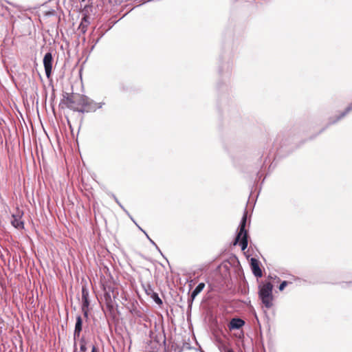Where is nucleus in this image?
Wrapping results in <instances>:
<instances>
[{
  "mask_svg": "<svg viewBox=\"0 0 352 352\" xmlns=\"http://www.w3.org/2000/svg\"><path fill=\"white\" fill-rule=\"evenodd\" d=\"M72 102L76 104L80 107L76 109L79 112H94L97 109H100L104 104V102H96L89 98L82 96L78 95L73 97Z\"/></svg>",
  "mask_w": 352,
  "mask_h": 352,
  "instance_id": "nucleus-1",
  "label": "nucleus"
},
{
  "mask_svg": "<svg viewBox=\"0 0 352 352\" xmlns=\"http://www.w3.org/2000/svg\"><path fill=\"white\" fill-rule=\"evenodd\" d=\"M272 289L273 285L270 282L259 286V297L261 299L263 304L267 308H270L273 305Z\"/></svg>",
  "mask_w": 352,
  "mask_h": 352,
  "instance_id": "nucleus-2",
  "label": "nucleus"
},
{
  "mask_svg": "<svg viewBox=\"0 0 352 352\" xmlns=\"http://www.w3.org/2000/svg\"><path fill=\"white\" fill-rule=\"evenodd\" d=\"M247 221V214L245 212L241 223H240V230L236 237L235 243L237 241H240V245L241 246V250H245L248 247V232L245 230V225Z\"/></svg>",
  "mask_w": 352,
  "mask_h": 352,
  "instance_id": "nucleus-3",
  "label": "nucleus"
},
{
  "mask_svg": "<svg viewBox=\"0 0 352 352\" xmlns=\"http://www.w3.org/2000/svg\"><path fill=\"white\" fill-rule=\"evenodd\" d=\"M52 60L53 58L52 54L50 52L46 53L44 56L43 61L45 67V74L47 78H50L51 76L52 69Z\"/></svg>",
  "mask_w": 352,
  "mask_h": 352,
  "instance_id": "nucleus-4",
  "label": "nucleus"
},
{
  "mask_svg": "<svg viewBox=\"0 0 352 352\" xmlns=\"http://www.w3.org/2000/svg\"><path fill=\"white\" fill-rule=\"evenodd\" d=\"M250 264H251L252 272L254 274V276L256 277H261L263 274H262V271L258 265V261L254 258H252L251 261H250Z\"/></svg>",
  "mask_w": 352,
  "mask_h": 352,
  "instance_id": "nucleus-5",
  "label": "nucleus"
},
{
  "mask_svg": "<svg viewBox=\"0 0 352 352\" xmlns=\"http://www.w3.org/2000/svg\"><path fill=\"white\" fill-rule=\"evenodd\" d=\"M11 223L17 229H23L24 227L23 221L21 220V217L19 214L12 216Z\"/></svg>",
  "mask_w": 352,
  "mask_h": 352,
  "instance_id": "nucleus-6",
  "label": "nucleus"
},
{
  "mask_svg": "<svg viewBox=\"0 0 352 352\" xmlns=\"http://www.w3.org/2000/svg\"><path fill=\"white\" fill-rule=\"evenodd\" d=\"M245 324V322L241 318H232L229 324V329H239Z\"/></svg>",
  "mask_w": 352,
  "mask_h": 352,
  "instance_id": "nucleus-7",
  "label": "nucleus"
},
{
  "mask_svg": "<svg viewBox=\"0 0 352 352\" xmlns=\"http://www.w3.org/2000/svg\"><path fill=\"white\" fill-rule=\"evenodd\" d=\"M82 318L80 316L76 317V322L75 324V329L74 333V338L80 336V331H82Z\"/></svg>",
  "mask_w": 352,
  "mask_h": 352,
  "instance_id": "nucleus-8",
  "label": "nucleus"
},
{
  "mask_svg": "<svg viewBox=\"0 0 352 352\" xmlns=\"http://www.w3.org/2000/svg\"><path fill=\"white\" fill-rule=\"evenodd\" d=\"M352 110V102L346 108V109L340 114V116H337L336 119L333 120L332 118L330 119L329 123L330 124H334L336 122L339 121L340 119L344 118L347 113H349Z\"/></svg>",
  "mask_w": 352,
  "mask_h": 352,
  "instance_id": "nucleus-9",
  "label": "nucleus"
},
{
  "mask_svg": "<svg viewBox=\"0 0 352 352\" xmlns=\"http://www.w3.org/2000/svg\"><path fill=\"white\" fill-rule=\"evenodd\" d=\"M204 287L205 284L204 283H200L192 292V300H194L195 297L204 289Z\"/></svg>",
  "mask_w": 352,
  "mask_h": 352,
  "instance_id": "nucleus-10",
  "label": "nucleus"
},
{
  "mask_svg": "<svg viewBox=\"0 0 352 352\" xmlns=\"http://www.w3.org/2000/svg\"><path fill=\"white\" fill-rule=\"evenodd\" d=\"M85 23H87L86 17H84L82 19V21H81L80 25V28L81 29V30L83 32H85L87 29V24H85Z\"/></svg>",
  "mask_w": 352,
  "mask_h": 352,
  "instance_id": "nucleus-11",
  "label": "nucleus"
},
{
  "mask_svg": "<svg viewBox=\"0 0 352 352\" xmlns=\"http://www.w3.org/2000/svg\"><path fill=\"white\" fill-rule=\"evenodd\" d=\"M138 226L139 229H140V230H142V232L146 234V236L147 239L149 240V241H150V242H151L153 245H155L157 250H159V248H158V247L157 246V245L155 244V242H154V241H153V240H152V239L148 236V235L146 234V232L144 230H142V229L139 226Z\"/></svg>",
  "mask_w": 352,
  "mask_h": 352,
  "instance_id": "nucleus-12",
  "label": "nucleus"
},
{
  "mask_svg": "<svg viewBox=\"0 0 352 352\" xmlns=\"http://www.w3.org/2000/svg\"><path fill=\"white\" fill-rule=\"evenodd\" d=\"M288 285V282L287 281H283L280 285H279V290L280 291H283L285 287Z\"/></svg>",
  "mask_w": 352,
  "mask_h": 352,
  "instance_id": "nucleus-13",
  "label": "nucleus"
},
{
  "mask_svg": "<svg viewBox=\"0 0 352 352\" xmlns=\"http://www.w3.org/2000/svg\"><path fill=\"white\" fill-rule=\"evenodd\" d=\"M80 342H81L80 351H85L87 348H86L85 344L84 342V340L82 339Z\"/></svg>",
  "mask_w": 352,
  "mask_h": 352,
  "instance_id": "nucleus-14",
  "label": "nucleus"
},
{
  "mask_svg": "<svg viewBox=\"0 0 352 352\" xmlns=\"http://www.w3.org/2000/svg\"><path fill=\"white\" fill-rule=\"evenodd\" d=\"M222 352H234V351L232 349L228 348L227 346H223Z\"/></svg>",
  "mask_w": 352,
  "mask_h": 352,
  "instance_id": "nucleus-15",
  "label": "nucleus"
},
{
  "mask_svg": "<svg viewBox=\"0 0 352 352\" xmlns=\"http://www.w3.org/2000/svg\"><path fill=\"white\" fill-rule=\"evenodd\" d=\"M155 301L158 303H162V300L159 297H157V299L155 300Z\"/></svg>",
  "mask_w": 352,
  "mask_h": 352,
  "instance_id": "nucleus-16",
  "label": "nucleus"
},
{
  "mask_svg": "<svg viewBox=\"0 0 352 352\" xmlns=\"http://www.w3.org/2000/svg\"><path fill=\"white\" fill-rule=\"evenodd\" d=\"M91 352H98V351L95 346L92 347Z\"/></svg>",
  "mask_w": 352,
  "mask_h": 352,
  "instance_id": "nucleus-17",
  "label": "nucleus"
},
{
  "mask_svg": "<svg viewBox=\"0 0 352 352\" xmlns=\"http://www.w3.org/2000/svg\"><path fill=\"white\" fill-rule=\"evenodd\" d=\"M85 0H82V1H85Z\"/></svg>",
  "mask_w": 352,
  "mask_h": 352,
  "instance_id": "nucleus-18",
  "label": "nucleus"
}]
</instances>
